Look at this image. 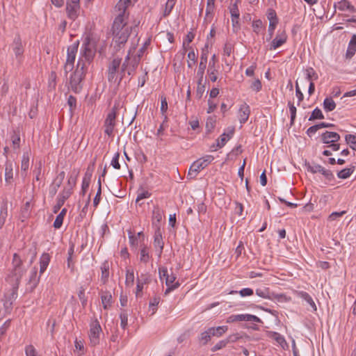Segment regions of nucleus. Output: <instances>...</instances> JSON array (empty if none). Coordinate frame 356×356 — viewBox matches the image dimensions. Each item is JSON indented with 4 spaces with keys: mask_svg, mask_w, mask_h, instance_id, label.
<instances>
[{
    "mask_svg": "<svg viewBox=\"0 0 356 356\" xmlns=\"http://www.w3.org/2000/svg\"><path fill=\"white\" fill-rule=\"evenodd\" d=\"M111 31L113 42L120 46L127 42L131 33H137V24L129 22V14L124 11L115 18Z\"/></svg>",
    "mask_w": 356,
    "mask_h": 356,
    "instance_id": "obj_1",
    "label": "nucleus"
},
{
    "mask_svg": "<svg viewBox=\"0 0 356 356\" xmlns=\"http://www.w3.org/2000/svg\"><path fill=\"white\" fill-rule=\"evenodd\" d=\"M98 40L91 35H87L83 41L79 60L82 63H90L97 51Z\"/></svg>",
    "mask_w": 356,
    "mask_h": 356,
    "instance_id": "obj_2",
    "label": "nucleus"
},
{
    "mask_svg": "<svg viewBox=\"0 0 356 356\" xmlns=\"http://www.w3.org/2000/svg\"><path fill=\"white\" fill-rule=\"evenodd\" d=\"M86 72L85 63L78 60L75 70L70 74L68 78V89L74 93L80 92L83 88V81L85 78Z\"/></svg>",
    "mask_w": 356,
    "mask_h": 356,
    "instance_id": "obj_3",
    "label": "nucleus"
},
{
    "mask_svg": "<svg viewBox=\"0 0 356 356\" xmlns=\"http://www.w3.org/2000/svg\"><path fill=\"white\" fill-rule=\"evenodd\" d=\"M136 47H131L127 55L124 63L121 67V73L127 71L129 75L134 71L140 60V54L134 55Z\"/></svg>",
    "mask_w": 356,
    "mask_h": 356,
    "instance_id": "obj_4",
    "label": "nucleus"
},
{
    "mask_svg": "<svg viewBox=\"0 0 356 356\" xmlns=\"http://www.w3.org/2000/svg\"><path fill=\"white\" fill-rule=\"evenodd\" d=\"M213 159V156L207 155L194 161L190 167L187 177L190 179L194 178L200 170L205 168Z\"/></svg>",
    "mask_w": 356,
    "mask_h": 356,
    "instance_id": "obj_5",
    "label": "nucleus"
},
{
    "mask_svg": "<svg viewBox=\"0 0 356 356\" xmlns=\"http://www.w3.org/2000/svg\"><path fill=\"white\" fill-rule=\"evenodd\" d=\"M79 44V42L77 41L67 47L66 61L63 67L65 75L70 72L74 67Z\"/></svg>",
    "mask_w": 356,
    "mask_h": 356,
    "instance_id": "obj_6",
    "label": "nucleus"
},
{
    "mask_svg": "<svg viewBox=\"0 0 356 356\" xmlns=\"http://www.w3.org/2000/svg\"><path fill=\"white\" fill-rule=\"evenodd\" d=\"M160 277L162 279L163 277L165 278V284L168 288L165 289L164 294L167 295L172 290H175L179 286V283L178 282H175L176 276L171 273H168V270L166 268L162 267L159 270Z\"/></svg>",
    "mask_w": 356,
    "mask_h": 356,
    "instance_id": "obj_7",
    "label": "nucleus"
},
{
    "mask_svg": "<svg viewBox=\"0 0 356 356\" xmlns=\"http://www.w3.org/2000/svg\"><path fill=\"white\" fill-rule=\"evenodd\" d=\"M118 109V105L115 104L112 109L107 114L104 120V133L108 136H113V130L116 124L115 119Z\"/></svg>",
    "mask_w": 356,
    "mask_h": 356,
    "instance_id": "obj_8",
    "label": "nucleus"
},
{
    "mask_svg": "<svg viewBox=\"0 0 356 356\" xmlns=\"http://www.w3.org/2000/svg\"><path fill=\"white\" fill-rule=\"evenodd\" d=\"M121 64V59L118 58H114L109 64L108 69V79L109 81L120 82L122 76L118 74V69Z\"/></svg>",
    "mask_w": 356,
    "mask_h": 356,
    "instance_id": "obj_9",
    "label": "nucleus"
},
{
    "mask_svg": "<svg viewBox=\"0 0 356 356\" xmlns=\"http://www.w3.org/2000/svg\"><path fill=\"white\" fill-rule=\"evenodd\" d=\"M102 332V327L99 322L96 320L90 324V329L89 332V338L90 343L95 346L99 343V334Z\"/></svg>",
    "mask_w": 356,
    "mask_h": 356,
    "instance_id": "obj_10",
    "label": "nucleus"
},
{
    "mask_svg": "<svg viewBox=\"0 0 356 356\" xmlns=\"http://www.w3.org/2000/svg\"><path fill=\"white\" fill-rule=\"evenodd\" d=\"M238 321H253L259 323L261 320L259 317L252 314H237V315H231L229 316L226 322L227 323H232Z\"/></svg>",
    "mask_w": 356,
    "mask_h": 356,
    "instance_id": "obj_11",
    "label": "nucleus"
},
{
    "mask_svg": "<svg viewBox=\"0 0 356 356\" xmlns=\"http://www.w3.org/2000/svg\"><path fill=\"white\" fill-rule=\"evenodd\" d=\"M307 168L309 172L313 174L318 172L322 174L328 180H332L334 177L333 174L330 170L324 168L318 164H308L307 165Z\"/></svg>",
    "mask_w": 356,
    "mask_h": 356,
    "instance_id": "obj_12",
    "label": "nucleus"
},
{
    "mask_svg": "<svg viewBox=\"0 0 356 356\" xmlns=\"http://www.w3.org/2000/svg\"><path fill=\"white\" fill-rule=\"evenodd\" d=\"M12 49L13 52L15 53V56L17 58H21L23 54H24V47L22 44V39L19 36H16L14 38L13 44H12Z\"/></svg>",
    "mask_w": 356,
    "mask_h": 356,
    "instance_id": "obj_13",
    "label": "nucleus"
},
{
    "mask_svg": "<svg viewBox=\"0 0 356 356\" xmlns=\"http://www.w3.org/2000/svg\"><path fill=\"white\" fill-rule=\"evenodd\" d=\"M287 35L284 31L278 33L271 42L270 49H275L284 44L286 41Z\"/></svg>",
    "mask_w": 356,
    "mask_h": 356,
    "instance_id": "obj_14",
    "label": "nucleus"
},
{
    "mask_svg": "<svg viewBox=\"0 0 356 356\" xmlns=\"http://www.w3.org/2000/svg\"><path fill=\"white\" fill-rule=\"evenodd\" d=\"M250 109L249 106L244 103L240 106L238 110V118L241 124L245 123L250 116Z\"/></svg>",
    "mask_w": 356,
    "mask_h": 356,
    "instance_id": "obj_15",
    "label": "nucleus"
},
{
    "mask_svg": "<svg viewBox=\"0 0 356 356\" xmlns=\"http://www.w3.org/2000/svg\"><path fill=\"white\" fill-rule=\"evenodd\" d=\"M339 139L340 136L336 132L325 131L322 134V140L324 143L326 144H332L333 143L337 142Z\"/></svg>",
    "mask_w": 356,
    "mask_h": 356,
    "instance_id": "obj_16",
    "label": "nucleus"
},
{
    "mask_svg": "<svg viewBox=\"0 0 356 356\" xmlns=\"http://www.w3.org/2000/svg\"><path fill=\"white\" fill-rule=\"evenodd\" d=\"M268 337L275 340L283 349L288 348V344L284 338L279 333L275 332H268Z\"/></svg>",
    "mask_w": 356,
    "mask_h": 356,
    "instance_id": "obj_17",
    "label": "nucleus"
},
{
    "mask_svg": "<svg viewBox=\"0 0 356 356\" xmlns=\"http://www.w3.org/2000/svg\"><path fill=\"white\" fill-rule=\"evenodd\" d=\"M234 132V128L232 127L228 133H223L217 140L216 147L218 148L222 147L226 142L229 140L233 136Z\"/></svg>",
    "mask_w": 356,
    "mask_h": 356,
    "instance_id": "obj_18",
    "label": "nucleus"
},
{
    "mask_svg": "<svg viewBox=\"0 0 356 356\" xmlns=\"http://www.w3.org/2000/svg\"><path fill=\"white\" fill-rule=\"evenodd\" d=\"M13 169L14 165L12 162H6L5 167V180L8 184L13 181Z\"/></svg>",
    "mask_w": 356,
    "mask_h": 356,
    "instance_id": "obj_19",
    "label": "nucleus"
},
{
    "mask_svg": "<svg viewBox=\"0 0 356 356\" xmlns=\"http://www.w3.org/2000/svg\"><path fill=\"white\" fill-rule=\"evenodd\" d=\"M157 227V230L155 232L154 245L155 248H158L159 249V255L161 254L163 248V242L161 236V233L160 232V229L158 225H155Z\"/></svg>",
    "mask_w": 356,
    "mask_h": 356,
    "instance_id": "obj_20",
    "label": "nucleus"
},
{
    "mask_svg": "<svg viewBox=\"0 0 356 356\" xmlns=\"http://www.w3.org/2000/svg\"><path fill=\"white\" fill-rule=\"evenodd\" d=\"M356 52V35H353L348 47L346 57L350 59Z\"/></svg>",
    "mask_w": 356,
    "mask_h": 356,
    "instance_id": "obj_21",
    "label": "nucleus"
},
{
    "mask_svg": "<svg viewBox=\"0 0 356 356\" xmlns=\"http://www.w3.org/2000/svg\"><path fill=\"white\" fill-rule=\"evenodd\" d=\"M102 306L104 309L111 307L112 304V296L110 292L104 291L102 293L101 296Z\"/></svg>",
    "mask_w": 356,
    "mask_h": 356,
    "instance_id": "obj_22",
    "label": "nucleus"
},
{
    "mask_svg": "<svg viewBox=\"0 0 356 356\" xmlns=\"http://www.w3.org/2000/svg\"><path fill=\"white\" fill-rule=\"evenodd\" d=\"M79 4L67 3L66 10L69 17L75 19L78 15Z\"/></svg>",
    "mask_w": 356,
    "mask_h": 356,
    "instance_id": "obj_23",
    "label": "nucleus"
},
{
    "mask_svg": "<svg viewBox=\"0 0 356 356\" xmlns=\"http://www.w3.org/2000/svg\"><path fill=\"white\" fill-rule=\"evenodd\" d=\"M50 261V256L48 253H43L40 259V273H43L47 269Z\"/></svg>",
    "mask_w": 356,
    "mask_h": 356,
    "instance_id": "obj_24",
    "label": "nucleus"
},
{
    "mask_svg": "<svg viewBox=\"0 0 356 356\" xmlns=\"http://www.w3.org/2000/svg\"><path fill=\"white\" fill-rule=\"evenodd\" d=\"M296 294L309 304L314 311H316V305L312 297L307 293L304 291H296Z\"/></svg>",
    "mask_w": 356,
    "mask_h": 356,
    "instance_id": "obj_25",
    "label": "nucleus"
},
{
    "mask_svg": "<svg viewBox=\"0 0 356 356\" xmlns=\"http://www.w3.org/2000/svg\"><path fill=\"white\" fill-rule=\"evenodd\" d=\"M227 330H228V327L226 325L209 328V330L211 331L212 336L217 337H221L223 334H225L227 331Z\"/></svg>",
    "mask_w": 356,
    "mask_h": 356,
    "instance_id": "obj_26",
    "label": "nucleus"
},
{
    "mask_svg": "<svg viewBox=\"0 0 356 356\" xmlns=\"http://www.w3.org/2000/svg\"><path fill=\"white\" fill-rule=\"evenodd\" d=\"M8 211L6 204H3L1 207L0 210V229L2 228L5 222H6L7 218H8Z\"/></svg>",
    "mask_w": 356,
    "mask_h": 356,
    "instance_id": "obj_27",
    "label": "nucleus"
},
{
    "mask_svg": "<svg viewBox=\"0 0 356 356\" xmlns=\"http://www.w3.org/2000/svg\"><path fill=\"white\" fill-rule=\"evenodd\" d=\"M337 8L340 10H350V12L355 11V8L347 0H341L338 2Z\"/></svg>",
    "mask_w": 356,
    "mask_h": 356,
    "instance_id": "obj_28",
    "label": "nucleus"
},
{
    "mask_svg": "<svg viewBox=\"0 0 356 356\" xmlns=\"http://www.w3.org/2000/svg\"><path fill=\"white\" fill-rule=\"evenodd\" d=\"M39 282V277H37V269L34 268L31 272L28 283L31 285V289H34Z\"/></svg>",
    "mask_w": 356,
    "mask_h": 356,
    "instance_id": "obj_29",
    "label": "nucleus"
},
{
    "mask_svg": "<svg viewBox=\"0 0 356 356\" xmlns=\"http://www.w3.org/2000/svg\"><path fill=\"white\" fill-rule=\"evenodd\" d=\"M102 277L101 280L104 284L106 282L109 276V265L108 262H104L101 266Z\"/></svg>",
    "mask_w": 356,
    "mask_h": 356,
    "instance_id": "obj_30",
    "label": "nucleus"
},
{
    "mask_svg": "<svg viewBox=\"0 0 356 356\" xmlns=\"http://www.w3.org/2000/svg\"><path fill=\"white\" fill-rule=\"evenodd\" d=\"M323 108L326 111H332L336 108V104L331 97H327L324 99Z\"/></svg>",
    "mask_w": 356,
    "mask_h": 356,
    "instance_id": "obj_31",
    "label": "nucleus"
},
{
    "mask_svg": "<svg viewBox=\"0 0 356 356\" xmlns=\"http://www.w3.org/2000/svg\"><path fill=\"white\" fill-rule=\"evenodd\" d=\"M212 337V334L211 333V331L209 330V328L202 332L199 336V341L200 343H202L203 345H206L211 339V337Z\"/></svg>",
    "mask_w": 356,
    "mask_h": 356,
    "instance_id": "obj_32",
    "label": "nucleus"
},
{
    "mask_svg": "<svg viewBox=\"0 0 356 356\" xmlns=\"http://www.w3.org/2000/svg\"><path fill=\"white\" fill-rule=\"evenodd\" d=\"M92 174L87 172L85 174V176L83 179L82 181V194L84 195L89 187L90 179H91Z\"/></svg>",
    "mask_w": 356,
    "mask_h": 356,
    "instance_id": "obj_33",
    "label": "nucleus"
},
{
    "mask_svg": "<svg viewBox=\"0 0 356 356\" xmlns=\"http://www.w3.org/2000/svg\"><path fill=\"white\" fill-rule=\"evenodd\" d=\"M241 0H236L235 2L231 5L229 11L232 17L239 18L240 13L238 8V3Z\"/></svg>",
    "mask_w": 356,
    "mask_h": 356,
    "instance_id": "obj_34",
    "label": "nucleus"
},
{
    "mask_svg": "<svg viewBox=\"0 0 356 356\" xmlns=\"http://www.w3.org/2000/svg\"><path fill=\"white\" fill-rule=\"evenodd\" d=\"M175 3H176V0H167L165 5L164 10H163V16L164 17H166L170 15L174 6L175 5Z\"/></svg>",
    "mask_w": 356,
    "mask_h": 356,
    "instance_id": "obj_35",
    "label": "nucleus"
},
{
    "mask_svg": "<svg viewBox=\"0 0 356 356\" xmlns=\"http://www.w3.org/2000/svg\"><path fill=\"white\" fill-rule=\"evenodd\" d=\"M134 282V273L133 270L127 269L126 273L125 284L128 286H132Z\"/></svg>",
    "mask_w": 356,
    "mask_h": 356,
    "instance_id": "obj_36",
    "label": "nucleus"
},
{
    "mask_svg": "<svg viewBox=\"0 0 356 356\" xmlns=\"http://www.w3.org/2000/svg\"><path fill=\"white\" fill-rule=\"evenodd\" d=\"M70 196V192H66L65 195H63L62 197L59 198L57 204L54 207V212L57 213L58 211L60 209V207L63 205L65 200L68 198Z\"/></svg>",
    "mask_w": 356,
    "mask_h": 356,
    "instance_id": "obj_37",
    "label": "nucleus"
},
{
    "mask_svg": "<svg viewBox=\"0 0 356 356\" xmlns=\"http://www.w3.org/2000/svg\"><path fill=\"white\" fill-rule=\"evenodd\" d=\"M346 143L350 147L356 151V135L348 134L345 137Z\"/></svg>",
    "mask_w": 356,
    "mask_h": 356,
    "instance_id": "obj_38",
    "label": "nucleus"
},
{
    "mask_svg": "<svg viewBox=\"0 0 356 356\" xmlns=\"http://www.w3.org/2000/svg\"><path fill=\"white\" fill-rule=\"evenodd\" d=\"M131 2V0H120V1L118 3V4L115 6V8L118 10L119 13H121L122 12H126V8L127 5Z\"/></svg>",
    "mask_w": 356,
    "mask_h": 356,
    "instance_id": "obj_39",
    "label": "nucleus"
},
{
    "mask_svg": "<svg viewBox=\"0 0 356 356\" xmlns=\"http://www.w3.org/2000/svg\"><path fill=\"white\" fill-rule=\"evenodd\" d=\"M30 207H31V205H30V202H26L24 205L23 206L22 209V211H21V214H22V220L24 221V219L25 218H27L28 216H29L30 214Z\"/></svg>",
    "mask_w": 356,
    "mask_h": 356,
    "instance_id": "obj_40",
    "label": "nucleus"
},
{
    "mask_svg": "<svg viewBox=\"0 0 356 356\" xmlns=\"http://www.w3.org/2000/svg\"><path fill=\"white\" fill-rule=\"evenodd\" d=\"M24 273L23 267H19L16 268H13V275L15 277V280L17 284L19 283V280L22 277Z\"/></svg>",
    "mask_w": 356,
    "mask_h": 356,
    "instance_id": "obj_41",
    "label": "nucleus"
},
{
    "mask_svg": "<svg viewBox=\"0 0 356 356\" xmlns=\"http://www.w3.org/2000/svg\"><path fill=\"white\" fill-rule=\"evenodd\" d=\"M353 172L351 168H344L338 172L337 176L340 179H346L351 175Z\"/></svg>",
    "mask_w": 356,
    "mask_h": 356,
    "instance_id": "obj_42",
    "label": "nucleus"
},
{
    "mask_svg": "<svg viewBox=\"0 0 356 356\" xmlns=\"http://www.w3.org/2000/svg\"><path fill=\"white\" fill-rule=\"evenodd\" d=\"M270 299L276 300L278 302H288L291 300L290 298L286 297L284 294H275L273 293L270 296Z\"/></svg>",
    "mask_w": 356,
    "mask_h": 356,
    "instance_id": "obj_43",
    "label": "nucleus"
},
{
    "mask_svg": "<svg viewBox=\"0 0 356 356\" xmlns=\"http://www.w3.org/2000/svg\"><path fill=\"white\" fill-rule=\"evenodd\" d=\"M324 116L321 112V111L318 108H316L312 113L311 116L309 117V120H314L316 119H323Z\"/></svg>",
    "mask_w": 356,
    "mask_h": 356,
    "instance_id": "obj_44",
    "label": "nucleus"
},
{
    "mask_svg": "<svg viewBox=\"0 0 356 356\" xmlns=\"http://www.w3.org/2000/svg\"><path fill=\"white\" fill-rule=\"evenodd\" d=\"M256 294L263 298H270L269 290L268 288L265 289H257L256 290Z\"/></svg>",
    "mask_w": 356,
    "mask_h": 356,
    "instance_id": "obj_45",
    "label": "nucleus"
},
{
    "mask_svg": "<svg viewBox=\"0 0 356 356\" xmlns=\"http://www.w3.org/2000/svg\"><path fill=\"white\" fill-rule=\"evenodd\" d=\"M307 79L312 81V79L316 80L318 75L312 67H309L306 70Z\"/></svg>",
    "mask_w": 356,
    "mask_h": 356,
    "instance_id": "obj_46",
    "label": "nucleus"
},
{
    "mask_svg": "<svg viewBox=\"0 0 356 356\" xmlns=\"http://www.w3.org/2000/svg\"><path fill=\"white\" fill-rule=\"evenodd\" d=\"M29 167V157L28 154H24L22 159V163H21V170L26 172Z\"/></svg>",
    "mask_w": 356,
    "mask_h": 356,
    "instance_id": "obj_47",
    "label": "nucleus"
},
{
    "mask_svg": "<svg viewBox=\"0 0 356 356\" xmlns=\"http://www.w3.org/2000/svg\"><path fill=\"white\" fill-rule=\"evenodd\" d=\"M153 224H155L154 221L159 223L162 220V213L159 209L156 208L153 211L152 215Z\"/></svg>",
    "mask_w": 356,
    "mask_h": 356,
    "instance_id": "obj_48",
    "label": "nucleus"
},
{
    "mask_svg": "<svg viewBox=\"0 0 356 356\" xmlns=\"http://www.w3.org/2000/svg\"><path fill=\"white\" fill-rule=\"evenodd\" d=\"M120 325L125 329L128 323V314L124 311L120 313Z\"/></svg>",
    "mask_w": 356,
    "mask_h": 356,
    "instance_id": "obj_49",
    "label": "nucleus"
},
{
    "mask_svg": "<svg viewBox=\"0 0 356 356\" xmlns=\"http://www.w3.org/2000/svg\"><path fill=\"white\" fill-rule=\"evenodd\" d=\"M196 58H197L196 54H195V52L193 51L188 52V67L191 68L193 66V65L195 63Z\"/></svg>",
    "mask_w": 356,
    "mask_h": 356,
    "instance_id": "obj_50",
    "label": "nucleus"
},
{
    "mask_svg": "<svg viewBox=\"0 0 356 356\" xmlns=\"http://www.w3.org/2000/svg\"><path fill=\"white\" fill-rule=\"evenodd\" d=\"M206 66H207L206 64H204L202 62H200L199 69H198V71L197 73V76H199V81H198L199 84H200L202 81L203 75H204V72Z\"/></svg>",
    "mask_w": 356,
    "mask_h": 356,
    "instance_id": "obj_51",
    "label": "nucleus"
},
{
    "mask_svg": "<svg viewBox=\"0 0 356 356\" xmlns=\"http://www.w3.org/2000/svg\"><path fill=\"white\" fill-rule=\"evenodd\" d=\"M149 252H148L147 248V247H144L140 250V259L141 261H143L144 263H147L149 261Z\"/></svg>",
    "mask_w": 356,
    "mask_h": 356,
    "instance_id": "obj_52",
    "label": "nucleus"
},
{
    "mask_svg": "<svg viewBox=\"0 0 356 356\" xmlns=\"http://www.w3.org/2000/svg\"><path fill=\"white\" fill-rule=\"evenodd\" d=\"M13 268H19L22 266V261L19 256L15 253L13 259Z\"/></svg>",
    "mask_w": 356,
    "mask_h": 356,
    "instance_id": "obj_53",
    "label": "nucleus"
},
{
    "mask_svg": "<svg viewBox=\"0 0 356 356\" xmlns=\"http://www.w3.org/2000/svg\"><path fill=\"white\" fill-rule=\"evenodd\" d=\"M214 1L215 0H207L206 16L208 17L212 14L214 9Z\"/></svg>",
    "mask_w": 356,
    "mask_h": 356,
    "instance_id": "obj_54",
    "label": "nucleus"
},
{
    "mask_svg": "<svg viewBox=\"0 0 356 356\" xmlns=\"http://www.w3.org/2000/svg\"><path fill=\"white\" fill-rule=\"evenodd\" d=\"M98 184H99L98 190H97V194L93 200V204L95 207H97L100 201V195H101V193H102V186H101L100 179H99Z\"/></svg>",
    "mask_w": 356,
    "mask_h": 356,
    "instance_id": "obj_55",
    "label": "nucleus"
},
{
    "mask_svg": "<svg viewBox=\"0 0 356 356\" xmlns=\"http://www.w3.org/2000/svg\"><path fill=\"white\" fill-rule=\"evenodd\" d=\"M262 85L259 79H255L250 85V88L255 92H259L261 89Z\"/></svg>",
    "mask_w": 356,
    "mask_h": 356,
    "instance_id": "obj_56",
    "label": "nucleus"
},
{
    "mask_svg": "<svg viewBox=\"0 0 356 356\" xmlns=\"http://www.w3.org/2000/svg\"><path fill=\"white\" fill-rule=\"evenodd\" d=\"M26 356H37V351L33 346L29 345L25 348Z\"/></svg>",
    "mask_w": 356,
    "mask_h": 356,
    "instance_id": "obj_57",
    "label": "nucleus"
},
{
    "mask_svg": "<svg viewBox=\"0 0 356 356\" xmlns=\"http://www.w3.org/2000/svg\"><path fill=\"white\" fill-rule=\"evenodd\" d=\"M288 106H289L290 113H291V123H293L296 118V108L294 106L293 103H292L291 102H288Z\"/></svg>",
    "mask_w": 356,
    "mask_h": 356,
    "instance_id": "obj_58",
    "label": "nucleus"
},
{
    "mask_svg": "<svg viewBox=\"0 0 356 356\" xmlns=\"http://www.w3.org/2000/svg\"><path fill=\"white\" fill-rule=\"evenodd\" d=\"M119 157H120V154L118 152H117L111 161L112 166L115 169H118V170L120 168V165L119 163Z\"/></svg>",
    "mask_w": 356,
    "mask_h": 356,
    "instance_id": "obj_59",
    "label": "nucleus"
},
{
    "mask_svg": "<svg viewBox=\"0 0 356 356\" xmlns=\"http://www.w3.org/2000/svg\"><path fill=\"white\" fill-rule=\"evenodd\" d=\"M296 97H298V106H299L300 102L303 100L304 96L300 89V87H299L298 83H296Z\"/></svg>",
    "mask_w": 356,
    "mask_h": 356,
    "instance_id": "obj_60",
    "label": "nucleus"
},
{
    "mask_svg": "<svg viewBox=\"0 0 356 356\" xmlns=\"http://www.w3.org/2000/svg\"><path fill=\"white\" fill-rule=\"evenodd\" d=\"M227 344V341H225V340L220 341L211 348V350L213 352L217 351V350L225 347Z\"/></svg>",
    "mask_w": 356,
    "mask_h": 356,
    "instance_id": "obj_61",
    "label": "nucleus"
},
{
    "mask_svg": "<svg viewBox=\"0 0 356 356\" xmlns=\"http://www.w3.org/2000/svg\"><path fill=\"white\" fill-rule=\"evenodd\" d=\"M267 17L269 20V22H278L276 13H275V10H273L272 9H270L268 10Z\"/></svg>",
    "mask_w": 356,
    "mask_h": 356,
    "instance_id": "obj_62",
    "label": "nucleus"
},
{
    "mask_svg": "<svg viewBox=\"0 0 356 356\" xmlns=\"http://www.w3.org/2000/svg\"><path fill=\"white\" fill-rule=\"evenodd\" d=\"M63 219L64 218L62 217L61 215H58L55 219L54 222V228L59 229L63 224Z\"/></svg>",
    "mask_w": 356,
    "mask_h": 356,
    "instance_id": "obj_63",
    "label": "nucleus"
},
{
    "mask_svg": "<svg viewBox=\"0 0 356 356\" xmlns=\"http://www.w3.org/2000/svg\"><path fill=\"white\" fill-rule=\"evenodd\" d=\"M12 142L14 149H17L19 147L20 138L18 134H15L12 136Z\"/></svg>",
    "mask_w": 356,
    "mask_h": 356,
    "instance_id": "obj_64",
    "label": "nucleus"
}]
</instances>
